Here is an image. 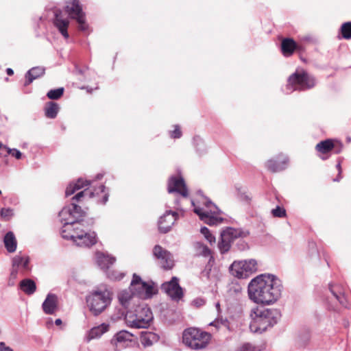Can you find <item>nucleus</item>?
Returning a JSON list of instances; mask_svg holds the SVG:
<instances>
[{
	"mask_svg": "<svg viewBox=\"0 0 351 351\" xmlns=\"http://www.w3.org/2000/svg\"><path fill=\"white\" fill-rule=\"evenodd\" d=\"M281 281L271 274H261L251 280L247 287L249 298L257 304H271L280 297Z\"/></svg>",
	"mask_w": 351,
	"mask_h": 351,
	"instance_id": "1",
	"label": "nucleus"
},
{
	"mask_svg": "<svg viewBox=\"0 0 351 351\" xmlns=\"http://www.w3.org/2000/svg\"><path fill=\"white\" fill-rule=\"evenodd\" d=\"M84 223L66 219L62 228V237L66 239L73 240L80 247H90L97 243V235L95 232H88L82 228Z\"/></svg>",
	"mask_w": 351,
	"mask_h": 351,
	"instance_id": "2",
	"label": "nucleus"
},
{
	"mask_svg": "<svg viewBox=\"0 0 351 351\" xmlns=\"http://www.w3.org/2000/svg\"><path fill=\"white\" fill-rule=\"evenodd\" d=\"M250 316L252 322L250 324V329L253 332L262 333L268 328L277 324L280 317V312L276 308H266L260 310L253 309Z\"/></svg>",
	"mask_w": 351,
	"mask_h": 351,
	"instance_id": "3",
	"label": "nucleus"
},
{
	"mask_svg": "<svg viewBox=\"0 0 351 351\" xmlns=\"http://www.w3.org/2000/svg\"><path fill=\"white\" fill-rule=\"evenodd\" d=\"M89 311L95 316L100 315L111 303L112 293L107 290H97L86 296Z\"/></svg>",
	"mask_w": 351,
	"mask_h": 351,
	"instance_id": "4",
	"label": "nucleus"
},
{
	"mask_svg": "<svg viewBox=\"0 0 351 351\" xmlns=\"http://www.w3.org/2000/svg\"><path fill=\"white\" fill-rule=\"evenodd\" d=\"M211 339V335L207 332L198 328H190L184 330L182 341L189 348L193 350L205 348Z\"/></svg>",
	"mask_w": 351,
	"mask_h": 351,
	"instance_id": "5",
	"label": "nucleus"
},
{
	"mask_svg": "<svg viewBox=\"0 0 351 351\" xmlns=\"http://www.w3.org/2000/svg\"><path fill=\"white\" fill-rule=\"evenodd\" d=\"M315 78L306 72H295L289 76L286 86L287 93L293 90H304L314 87Z\"/></svg>",
	"mask_w": 351,
	"mask_h": 351,
	"instance_id": "6",
	"label": "nucleus"
},
{
	"mask_svg": "<svg viewBox=\"0 0 351 351\" xmlns=\"http://www.w3.org/2000/svg\"><path fill=\"white\" fill-rule=\"evenodd\" d=\"M154 285L152 281L145 282L140 276L134 274L129 289L137 297L142 299H149L157 293V290L154 289Z\"/></svg>",
	"mask_w": 351,
	"mask_h": 351,
	"instance_id": "7",
	"label": "nucleus"
},
{
	"mask_svg": "<svg viewBox=\"0 0 351 351\" xmlns=\"http://www.w3.org/2000/svg\"><path fill=\"white\" fill-rule=\"evenodd\" d=\"M250 232L241 228L228 227L223 230L220 234V241L218 243V247L221 254L229 251L231 243L237 238H243L249 235Z\"/></svg>",
	"mask_w": 351,
	"mask_h": 351,
	"instance_id": "8",
	"label": "nucleus"
},
{
	"mask_svg": "<svg viewBox=\"0 0 351 351\" xmlns=\"http://www.w3.org/2000/svg\"><path fill=\"white\" fill-rule=\"evenodd\" d=\"M231 274L238 278H247L257 271V262L254 259L234 262L230 267Z\"/></svg>",
	"mask_w": 351,
	"mask_h": 351,
	"instance_id": "9",
	"label": "nucleus"
},
{
	"mask_svg": "<svg viewBox=\"0 0 351 351\" xmlns=\"http://www.w3.org/2000/svg\"><path fill=\"white\" fill-rule=\"evenodd\" d=\"M12 270L10 272V281H11V280H14L15 279H16L20 269V271L23 275H25L26 272L29 271L31 269L29 266V256H23L21 255V252L19 254L16 255L14 257H13L12 260ZM14 284V282L12 283L9 282V285H13Z\"/></svg>",
	"mask_w": 351,
	"mask_h": 351,
	"instance_id": "10",
	"label": "nucleus"
},
{
	"mask_svg": "<svg viewBox=\"0 0 351 351\" xmlns=\"http://www.w3.org/2000/svg\"><path fill=\"white\" fill-rule=\"evenodd\" d=\"M85 214V211L75 202H71L70 205L64 206L59 213L61 221L64 224L66 223V219L75 221L76 223H83L84 220L82 218Z\"/></svg>",
	"mask_w": 351,
	"mask_h": 351,
	"instance_id": "11",
	"label": "nucleus"
},
{
	"mask_svg": "<svg viewBox=\"0 0 351 351\" xmlns=\"http://www.w3.org/2000/svg\"><path fill=\"white\" fill-rule=\"evenodd\" d=\"M136 312L134 317L130 321V326L136 328H147L153 319L152 311L147 306H139Z\"/></svg>",
	"mask_w": 351,
	"mask_h": 351,
	"instance_id": "12",
	"label": "nucleus"
},
{
	"mask_svg": "<svg viewBox=\"0 0 351 351\" xmlns=\"http://www.w3.org/2000/svg\"><path fill=\"white\" fill-rule=\"evenodd\" d=\"M72 5L65 6V11L69 14L71 19L77 21L79 24V29L82 31H86L88 29V25L85 21V14L82 10V5L79 0H71Z\"/></svg>",
	"mask_w": 351,
	"mask_h": 351,
	"instance_id": "13",
	"label": "nucleus"
},
{
	"mask_svg": "<svg viewBox=\"0 0 351 351\" xmlns=\"http://www.w3.org/2000/svg\"><path fill=\"white\" fill-rule=\"evenodd\" d=\"M179 279L173 276L169 282L161 285V290L164 291L172 300H179L183 297L182 288L178 283Z\"/></svg>",
	"mask_w": 351,
	"mask_h": 351,
	"instance_id": "14",
	"label": "nucleus"
},
{
	"mask_svg": "<svg viewBox=\"0 0 351 351\" xmlns=\"http://www.w3.org/2000/svg\"><path fill=\"white\" fill-rule=\"evenodd\" d=\"M153 254L157 258L160 260L162 267L165 269L173 268L174 263L172 254L159 245L154 246Z\"/></svg>",
	"mask_w": 351,
	"mask_h": 351,
	"instance_id": "15",
	"label": "nucleus"
},
{
	"mask_svg": "<svg viewBox=\"0 0 351 351\" xmlns=\"http://www.w3.org/2000/svg\"><path fill=\"white\" fill-rule=\"evenodd\" d=\"M178 217V213L167 210L158 221V229L161 233H167Z\"/></svg>",
	"mask_w": 351,
	"mask_h": 351,
	"instance_id": "16",
	"label": "nucleus"
},
{
	"mask_svg": "<svg viewBox=\"0 0 351 351\" xmlns=\"http://www.w3.org/2000/svg\"><path fill=\"white\" fill-rule=\"evenodd\" d=\"M132 337L133 335L127 330H121L115 334L110 342L114 346L115 351H119L132 341Z\"/></svg>",
	"mask_w": 351,
	"mask_h": 351,
	"instance_id": "17",
	"label": "nucleus"
},
{
	"mask_svg": "<svg viewBox=\"0 0 351 351\" xmlns=\"http://www.w3.org/2000/svg\"><path fill=\"white\" fill-rule=\"evenodd\" d=\"M53 25L58 29L59 32L65 38L69 37L67 29L69 25V20L64 16L62 11L56 9L54 11Z\"/></svg>",
	"mask_w": 351,
	"mask_h": 351,
	"instance_id": "18",
	"label": "nucleus"
},
{
	"mask_svg": "<svg viewBox=\"0 0 351 351\" xmlns=\"http://www.w3.org/2000/svg\"><path fill=\"white\" fill-rule=\"evenodd\" d=\"M168 192L169 193L177 192L181 194L183 197L188 196V190L185 184L184 180L182 178H177L172 176L169 178L168 182Z\"/></svg>",
	"mask_w": 351,
	"mask_h": 351,
	"instance_id": "19",
	"label": "nucleus"
},
{
	"mask_svg": "<svg viewBox=\"0 0 351 351\" xmlns=\"http://www.w3.org/2000/svg\"><path fill=\"white\" fill-rule=\"evenodd\" d=\"M193 211L199 217L201 220L209 226H216L220 224L223 221V218L210 215L208 211L204 212L202 208L199 207H195Z\"/></svg>",
	"mask_w": 351,
	"mask_h": 351,
	"instance_id": "20",
	"label": "nucleus"
},
{
	"mask_svg": "<svg viewBox=\"0 0 351 351\" xmlns=\"http://www.w3.org/2000/svg\"><path fill=\"white\" fill-rule=\"evenodd\" d=\"M302 51L303 48L298 45L296 42L290 38H285L281 42V51L286 57L291 56L295 51Z\"/></svg>",
	"mask_w": 351,
	"mask_h": 351,
	"instance_id": "21",
	"label": "nucleus"
},
{
	"mask_svg": "<svg viewBox=\"0 0 351 351\" xmlns=\"http://www.w3.org/2000/svg\"><path fill=\"white\" fill-rule=\"evenodd\" d=\"M58 297L54 293H48L42 304L44 313L47 315H53L58 308Z\"/></svg>",
	"mask_w": 351,
	"mask_h": 351,
	"instance_id": "22",
	"label": "nucleus"
},
{
	"mask_svg": "<svg viewBox=\"0 0 351 351\" xmlns=\"http://www.w3.org/2000/svg\"><path fill=\"white\" fill-rule=\"evenodd\" d=\"M329 289L334 298L344 306H348V301L344 294L343 288L339 285L329 284Z\"/></svg>",
	"mask_w": 351,
	"mask_h": 351,
	"instance_id": "23",
	"label": "nucleus"
},
{
	"mask_svg": "<svg viewBox=\"0 0 351 351\" xmlns=\"http://www.w3.org/2000/svg\"><path fill=\"white\" fill-rule=\"evenodd\" d=\"M45 69L42 66H36L29 69L25 73V82L24 86L29 85L34 80L43 76L45 74Z\"/></svg>",
	"mask_w": 351,
	"mask_h": 351,
	"instance_id": "24",
	"label": "nucleus"
},
{
	"mask_svg": "<svg viewBox=\"0 0 351 351\" xmlns=\"http://www.w3.org/2000/svg\"><path fill=\"white\" fill-rule=\"evenodd\" d=\"M106 187L104 184H101L98 188L95 189L94 191H90L88 189H85L77 193L72 197V202H80L85 195H88L89 198H92L95 194L103 193L105 192Z\"/></svg>",
	"mask_w": 351,
	"mask_h": 351,
	"instance_id": "25",
	"label": "nucleus"
},
{
	"mask_svg": "<svg viewBox=\"0 0 351 351\" xmlns=\"http://www.w3.org/2000/svg\"><path fill=\"white\" fill-rule=\"evenodd\" d=\"M158 335L150 331H142L141 332L140 340L144 347L152 346L159 340Z\"/></svg>",
	"mask_w": 351,
	"mask_h": 351,
	"instance_id": "26",
	"label": "nucleus"
},
{
	"mask_svg": "<svg viewBox=\"0 0 351 351\" xmlns=\"http://www.w3.org/2000/svg\"><path fill=\"white\" fill-rule=\"evenodd\" d=\"M288 163V158L285 157L282 161H278L276 160H269L267 162V168L270 171L275 173L282 171L287 168Z\"/></svg>",
	"mask_w": 351,
	"mask_h": 351,
	"instance_id": "27",
	"label": "nucleus"
},
{
	"mask_svg": "<svg viewBox=\"0 0 351 351\" xmlns=\"http://www.w3.org/2000/svg\"><path fill=\"white\" fill-rule=\"evenodd\" d=\"M3 243L5 249L10 253H12L16 251L17 242L14 233L9 231L5 234L3 239Z\"/></svg>",
	"mask_w": 351,
	"mask_h": 351,
	"instance_id": "28",
	"label": "nucleus"
},
{
	"mask_svg": "<svg viewBox=\"0 0 351 351\" xmlns=\"http://www.w3.org/2000/svg\"><path fill=\"white\" fill-rule=\"evenodd\" d=\"M97 263L101 269H107L112 265H113L116 261V258L109 255H106L103 253L97 254Z\"/></svg>",
	"mask_w": 351,
	"mask_h": 351,
	"instance_id": "29",
	"label": "nucleus"
},
{
	"mask_svg": "<svg viewBox=\"0 0 351 351\" xmlns=\"http://www.w3.org/2000/svg\"><path fill=\"white\" fill-rule=\"evenodd\" d=\"M335 148V144L332 139H326L318 143L315 149L321 154H327Z\"/></svg>",
	"mask_w": 351,
	"mask_h": 351,
	"instance_id": "30",
	"label": "nucleus"
},
{
	"mask_svg": "<svg viewBox=\"0 0 351 351\" xmlns=\"http://www.w3.org/2000/svg\"><path fill=\"white\" fill-rule=\"evenodd\" d=\"M20 289L27 295H32L36 290L35 282L29 278H25L19 283Z\"/></svg>",
	"mask_w": 351,
	"mask_h": 351,
	"instance_id": "31",
	"label": "nucleus"
},
{
	"mask_svg": "<svg viewBox=\"0 0 351 351\" xmlns=\"http://www.w3.org/2000/svg\"><path fill=\"white\" fill-rule=\"evenodd\" d=\"M60 107L57 103L49 101L45 107V116L49 119H55L57 117Z\"/></svg>",
	"mask_w": 351,
	"mask_h": 351,
	"instance_id": "32",
	"label": "nucleus"
},
{
	"mask_svg": "<svg viewBox=\"0 0 351 351\" xmlns=\"http://www.w3.org/2000/svg\"><path fill=\"white\" fill-rule=\"evenodd\" d=\"M109 328V325L106 324H101V325L93 328L89 332V338L95 339L101 337L104 333L107 332Z\"/></svg>",
	"mask_w": 351,
	"mask_h": 351,
	"instance_id": "33",
	"label": "nucleus"
},
{
	"mask_svg": "<svg viewBox=\"0 0 351 351\" xmlns=\"http://www.w3.org/2000/svg\"><path fill=\"white\" fill-rule=\"evenodd\" d=\"M135 295L131 291V289H130L129 291L124 290L121 291L119 295V300L120 302V304L125 308H128L129 302L132 298L133 296Z\"/></svg>",
	"mask_w": 351,
	"mask_h": 351,
	"instance_id": "34",
	"label": "nucleus"
},
{
	"mask_svg": "<svg viewBox=\"0 0 351 351\" xmlns=\"http://www.w3.org/2000/svg\"><path fill=\"white\" fill-rule=\"evenodd\" d=\"M195 248L198 256H202L204 257L210 256V258H212L211 250L204 243L201 242H196L195 243Z\"/></svg>",
	"mask_w": 351,
	"mask_h": 351,
	"instance_id": "35",
	"label": "nucleus"
},
{
	"mask_svg": "<svg viewBox=\"0 0 351 351\" xmlns=\"http://www.w3.org/2000/svg\"><path fill=\"white\" fill-rule=\"evenodd\" d=\"M193 145L199 155H203L206 152L205 143L199 136H195L193 138Z\"/></svg>",
	"mask_w": 351,
	"mask_h": 351,
	"instance_id": "36",
	"label": "nucleus"
},
{
	"mask_svg": "<svg viewBox=\"0 0 351 351\" xmlns=\"http://www.w3.org/2000/svg\"><path fill=\"white\" fill-rule=\"evenodd\" d=\"M64 91V89L63 87H60L56 89H51L48 91L47 96L50 99L57 100L63 95Z\"/></svg>",
	"mask_w": 351,
	"mask_h": 351,
	"instance_id": "37",
	"label": "nucleus"
},
{
	"mask_svg": "<svg viewBox=\"0 0 351 351\" xmlns=\"http://www.w3.org/2000/svg\"><path fill=\"white\" fill-rule=\"evenodd\" d=\"M204 199H205L204 204L205 205L206 208H207L209 210L208 213H210L212 215H217L220 213V210L213 202H212L211 200H210L206 197H204Z\"/></svg>",
	"mask_w": 351,
	"mask_h": 351,
	"instance_id": "38",
	"label": "nucleus"
},
{
	"mask_svg": "<svg viewBox=\"0 0 351 351\" xmlns=\"http://www.w3.org/2000/svg\"><path fill=\"white\" fill-rule=\"evenodd\" d=\"M342 37L345 39L351 38V22H346L342 24L340 29Z\"/></svg>",
	"mask_w": 351,
	"mask_h": 351,
	"instance_id": "39",
	"label": "nucleus"
},
{
	"mask_svg": "<svg viewBox=\"0 0 351 351\" xmlns=\"http://www.w3.org/2000/svg\"><path fill=\"white\" fill-rule=\"evenodd\" d=\"M200 232L204 236L205 239L210 243V245H213L215 243V237L210 233L208 228L205 226L201 228Z\"/></svg>",
	"mask_w": 351,
	"mask_h": 351,
	"instance_id": "40",
	"label": "nucleus"
},
{
	"mask_svg": "<svg viewBox=\"0 0 351 351\" xmlns=\"http://www.w3.org/2000/svg\"><path fill=\"white\" fill-rule=\"evenodd\" d=\"M271 214L274 217L283 218L287 215L286 210L280 206H277L271 210Z\"/></svg>",
	"mask_w": 351,
	"mask_h": 351,
	"instance_id": "41",
	"label": "nucleus"
},
{
	"mask_svg": "<svg viewBox=\"0 0 351 351\" xmlns=\"http://www.w3.org/2000/svg\"><path fill=\"white\" fill-rule=\"evenodd\" d=\"M83 188V184H70L66 189L65 195L69 196L73 195L76 191Z\"/></svg>",
	"mask_w": 351,
	"mask_h": 351,
	"instance_id": "42",
	"label": "nucleus"
},
{
	"mask_svg": "<svg viewBox=\"0 0 351 351\" xmlns=\"http://www.w3.org/2000/svg\"><path fill=\"white\" fill-rule=\"evenodd\" d=\"M13 215V210L12 209L8 208H1L0 210V217L1 219H3L5 221H8L10 218Z\"/></svg>",
	"mask_w": 351,
	"mask_h": 351,
	"instance_id": "43",
	"label": "nucleus"
},
{
	"mask_svg": "<svg viewBox=\"0 0 351 351\" xmlns=\"http://www.w3.org/2000/svg\"><path fill=\"white\" fill-rule=\"evenodd\" d=\"M10 154L16 159H20L22 156V153L17 149L9 148L7 151V155Z\"/></svg>",
	"mask_w": 351,
	"mask_h": 351,
	"instance_id": "44",
	"label": "nucleus"
},
{
	"mask_svg": "<svg viewBox=\"0 0 351 351\" xmlns=\"http://www.w3.org/2000/svg\"><path fill=\"white\" fill-rule=\"evenodd\" d=\"M170 136L173 138H179L182 136V132L180 130L179 125H175V129L174 130L171 132Z\"/></svg>",
	"mask_w": 351,
	"mask_h": 351,
	"instance_id": "45",
	"label": "nucleus"
},
{
	"mask_svg": "<svg viewBox=\"0 0 351 351\" xmlns=\"http://www.w3.org/2000/svg\"><path fill=\"white\" fill-rule=\"evenodd\" d=\"M228 321L227 319H217L216 320H215L214 322H211L210 324V325L211 326H215L216 327H219L220 324L221 325H223V326H228Z\"/></svg>",
	"mask_w": 351,
	"mask_h": 351,
	"instance_id": "46",
	"label": "nucleus"
},
{
	"mask_svg": "<svg viewBox=\"0 0 351 351\" xmlns=\"http://www.w3.org/2000/svg\"><path fill=\"white\" fill-rule=\"evenodd\" d=\"M239 351H255V347L250 343H245L242 345Z\"/></svg>",
	"mask_w": 351,
	"mask_h": 351,
	"instance_id": "47",
	"label": "nucleus"
},
{
	"mask_svg": "<svg viewBox=\"0 0 351 351\" xmlns=\"http://www.w3.org/2000/svg\"><path fill=\"white\" fill-rule=\"evenodd\" d=\"M8 149H9L8 147L0 143V157L6 156Z\"/></svg>",
	"mask_w": 351,
	"mask_h": 351,
	"instance_id": "48",
	"label": "nucleus"
},
{
	"mask_svg": "<svg viewBox=\"0 0 351 351\" xmlns=\"http://www.w3.org/2000/svg\"><path fill=\"white\" fill-rule=\"evenodd\" d=\"M0 351H14L12 348L5 345L3 341L0 342Z\"/></svg>",
	"mask_w": 351,
	"mask_h": 351,
	"instance_id": "49",
	"label": "nucleus"
},
{
	"mask_svg": "<svg viewBox=\"0 0 351 351\" xmlns=\"http://www.w3.org/2000/svg\"><path fill=\"white\" fill-rule=\"evenodd\" d=\"M75 184H83V187H84V186L90 185V182L88 180H84L82 178H79Z\"/></svg>",
	"mask_w": 351,
	"mask_h": 351,
	"instance_id": "50",
	"label": "nucleus"
},
{
	"mask_svg": "<svg viewBox=\"0 0 351 351\" xmlns=\"http://www.w3.org/2000/svg\"><path fill=\"white\" fill-rule=\"evenodd\" d=\"M341 161H342V160L340 158H339L337 164L336 165V168L338 170L339 175L341 174V173H342Z\"/></svg>",
	"mask_w": 351,
	"mask_h": 351,
	"instance_id": "51",
	"label": "nucleus"
},
{
	"mask_svg": "<svg viewBox=\"0 0 351 351\" xmlns=\"http://www.w3.org/2000/svg\"><path fill=\"white\" fill-rule=\"evenodd\" d=\"M241 198L246 202H250L251 199V197L245 193L241 194Z\"/></svg>",
	"mask_w": 351,
	"mask_h": 351,
	"instance_id": "52",
	"label": "nucleus"
},
{
	"mask_svg": "<svg viewBox=\"0 0 351 351\" xmlns=\"http://www.w3.org/2000/svg\"><path fill=\"white\" fill-rule=\"evenodd\" d=\"M108 197H109V194L108 193H106L104 195L102 199L100 201V203L102 204H106V203L108 200Z\"/></svg>",
	"mask_w": 351,
	"mask_h": 351,
	"instance_id": "53",
	"label": "nucleus"
},
{
	"mask_svg": "<svg viewBox=\"0 0 351 351\" xmlns=\"http://www.w3.org/2000/svg\"><path fill=\"white\" fill-rule=\"evenodd\" d=\"M240 242H241V243L239 244V246L238 247L239 250H245L247 247V244L245 242H244L243 241H241V240L240 241Z\"/></svg>",
	"mask_w": 351,
	"mask_h": 351,
	"instance_id": "54",
	"label": "nucleus"
},
{
	"mask_svg": "<svg viewBox=\"0 0 351 351\" xmlns=\"http://www.w3.org/2000/svg\"><path fill=\"white\" fill-rule=\"evenodd\" d=\"M302 339L304 341V344H306V343H307L310 339V335L308 334V332L306 333L303 337H301Z\"/></svg>",
	"mask_w": 351,
	"mask_h": 351,
	"instance_id": "55",
	"label": "nucleus"
},
{
	"mask_svg": "<svg viewBox=\"0 0 351 351\" xmlns=\"http://www.w3.org/2000/svg\"><path fill=\"white\" fill-rule=\"evenodd\" d=\"M342 147H343V146L341 144H340L338 147H335V148L333 149H335V153L337 154H339L342 150Z\"/></svg>",
	"mask_w": 351,
	"mask_h": 351,
	"instance_id": "56",
	"label": "nucleus"
},
{
	"mask_svg": "<svg viewBox=\"0 0 351 351\" xmlns=\"http://www.w3.org/2000/svg\"><path fill=\"white\" fill-rule=\"evenodd\" d=\"M6 73L8 75H12L14 74V71L10 68H8L6 69Z\"/></svg>",
	"mask_w": 351,
	"mask_h": 351,
	"instance_id": "57",
	"label": "nucleus"
},
{
	"mask_svg": "<svg viewBox=\"0 0 351 351\" xmlns=\"http://www.w3.org/2000/svg\"><path fill=\"white\" fill-rule=\"evenodd\" d=\"M341 178H342L341 174H340V177H339V173L338 172V175H337V178H334L333 181L334 182H339Z\"/></svg>",
	"mask_w": 351,
	"mask_h": 351,
	"instance_id": "58",
	"label": "nucleus"
},
{
	"mask_svg": "<svg viewBox=\"0 0 351 351\" xmlns=\"http://www.w3.org/2000/svg\"><path fill=\"white\" fill-rule=\"evenodd\" d=\"M104 175L102 173H98L96 177H95V179L96 180H100L103 178Z\"/></svg>",
	"mask_w": 351,
	"mask_h": 351,
	"instance_id": "59",
	"label": "nucleus"
},
{
	"mask_svg": "<svg viewBox=\"0 0 351 351\" xmlns=\"http://www.w3.org/2000/svg\"><path fill=\"white\" fill-rule=\"evenodd\" d=\"M55 324H56V325L59 326V325L62 324V320L60 319H57L55 321Z\"/></svg>",
	"mask_w": 351,
	"mask_h": 351,
	"instance_id": "60",
	"label": "nucleus"
},
{
	"mask_svg": "<svg viewBox=\"0 0 351 351\" xmlns=\"http://www.w3.org/2000/svg\"><path fill=\"white\" fill-rule=\"evenodd\" d=\"M77 72L80 73V74H83V71L82 69H76Z\"/></svg>",
	"mask_w": 351,
	"mask_h": 351,
	"instance_id": "61",
	"label": "nucleus"
},
{
	"mask_svg": "<svg viewBox=\"0 0 351 351\" xmlns=\"http://www.w3.org/2000/svg\"><path fill=\"white\" fill-rule=\"evenodd\" d=\"M322 160H326L328 158V156H319Z\"/></svg>",
	"mask_w": 351,
	"mask_h": 351,
	"instance_id": "62",
	"label": "nucleus"
},
{
	"mask_svg": "<svg viewBox=\"0 0 351 351\" xmlns=\"http://www.w3.org/2000/svg\"><path fill=\"white\" fill-rule=\"evenodd\" d=\"M219 307H220V304H219V302H217V303L216 304V308L219 310Z\"/></svg>",
	"mask_w": 351,
	"mask_h": 351,
	"instance_id": "63",
	"label": "nucleus"
},
{
	"mask_svg": "<svg viewBox=\"0 0 351 351\" xmlns=\"http://www.w3.org/2000/svg\"><path fill=\"white\" fill-rule=\"evenodd\" d=\"M123 274H121V276L119 278V279L123 278Z\"/></svg>",
	"mask_w": 351,
	"mask_h": 351,
	"instance_id": "64",
	"label": "nucleus"
}]
</instances>
